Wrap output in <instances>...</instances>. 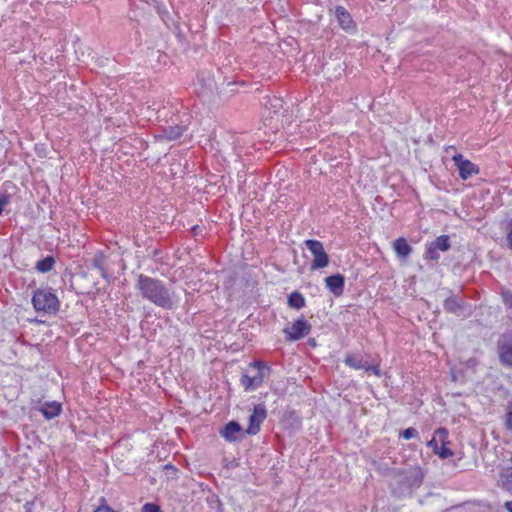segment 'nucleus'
<instances>
[{"mask_svg":"<svg viewBox=\"0 0 512 512\" xmlns=\"http://www.w3.org/2000/svg\"><path fill=\"white\" fill-rule=\"evenodd\" d=\"M221 435L227 441H236L242 436V428L237 422L232 421L221 430Z\"/></svg>","mask_w":512,"mask_h":512,"instance_id":"nucleus-11","label":"nucleus"},{"mask_svg":"<svg viewBox=\"0 0 512 512\" xmlns=\"http://www.w3.org/2000/svg\"><path fill=\"white\" fill-rule=\"evenodd\" d=\"M183 133V129L179 126H171L167 130L164 131L163 135H160V139H168V140H176Z\"/></svg>","mask_w":512,"mask_h":512,"instance_id":"nucleus-17","label":"nucleus"},{"mask_svg":"<svg viewBox=\"0 0 512 512\" xmlns=\"http://www.w3.org/2000/svg\"><path fill=\"white\" fill-rule=\"evenodd\" d=\"M54 259L52 257H46L40 261H38L36 265V269L39 272L45 273L50 271L53 268Z\"/></svg>","mask_w":512,"mask_h":512,"instance_id":"nucleus-19","label":"nucleus"},{"mask_svg":"<svg viewBox=\"0 0 512 512\" xmlns=\"http://www.w3.org/2000/svg\"><path fill=\"white\" fill-rule=\"evenodd\" d=\"M266 418V409L263 405H257L255 406L253 413L251 414L249 418L250 425L247 429V433L254 435L256 434L259 429L261 423Z\"/></svg>","mask_w":512,"mask_h":512,"instance_id":"nucleus-8","label":"nucleus"},{"mask_svg":"<svg viewBox=\"0 0 512 512\" xmlns=\"http://www.w3.org/2000/svg\"><path fill=\"white\" fill-rule=\"evenodd\" d=\"M393 249L400 258H406L412 252L411 246L404 238L396 239L393 242Z\"/></svg>","mask_w":512,"mask_h":512,"instance_id":"nucleus-14","label":"nucleus"},{"mask_svg":"<svg viewBox=\"0 0 512 512\" xmlns=\"http://www.w3.org/2000/svg\"><path fill=\"white\" fill-rule=\"evenodd\" d=\"M417 435V430L414 428H407L402 432V437L406 440L411 439Z\"/></svg>","mask_w":512,"mask_h":512,"instance_id":"nucleus-25","label":"nucleus"},{"mask_svg":"<svg viewBox=\"0 0 512 512\" xmlns=\"http://www.w3.org/2000/svg\"><path fill=\"white\" fill-rule=\"evenodd\" d=\"M434 437L442 444L446 445L448 443V431L445 428H438L435 433Z\"/></svg>","mask_w":512,"mask_h":512,"instance_id":"nucleus-21","label":"nucleus"},{"mask_svg":"<svg viewBox=\"0 0 512 512\" xmlns=\"http://www.w3.org/2000/svg\"><path fill=\"white\" fill-rule=\"evenodd\" d=\"M498 353L500 361L505 365H512V338L504 336L499 341Z\"/></svg>","mask_w":512,"mask_h":512,"instance_id":"nucleus-10","label":"nucleus"},{"mask_svg":"<svg viewBox=\"0 0 512 512\" xmlns=\"http://www.w3.org/2000/svg\"><path fill=\"white\" fill-rule=\"evenodd\" d=\"M345 363L349 367L356 370L364 369L365 371H368L370 369V365L367 363V361H363L362 359L351 354L346 355Z\"/></svg>","mask_w":512,"mask_h":512,"instance_id":"nucleus-15","label":"nucleus"},{"mask_svg":"<svg viewBox=\"0 0 512 512\" xmlns=\"http://www.w3.org/2000/svg\"><path fill=\"white\" fill-rule=\"evenodd\" d=\"M438 442H439V441L436 439V437H433V438L428 442V446H429L430 448H432V449H433V452H435V451L439 448V446H438Z\"/></svg>","mask_w":512,"mask_h":512,"instance_id":"nucleus-28","label":"nucleus"},{"mask_svg":"<svg viewBox=\"0 0 512 512\" xmlns=\"http://www.w3.org/2000/svg\"><path fill=\"white\" fill-rule=\"evenodd\" d=\"M452 159L459 170L460 177L463 180L470 178L473 174H477L479 171L475 164L464 159L461 154L454 155Z\"/></svg>","mask_w":512,"mask_h":512,"instance_id":"nucleus-6","label":"nucleus"},{"mask_svg":"<svg viewBox=\"0 0 512 512\" xmlns=\"http://www.w3.org/2000/svg\"><path fill=\"white\" fill-rule=\"evenodd\" d=\"M137 287L143 297L162 308L171 309L178 302L174 294L157 279L140 275Z\"/></svg>","mask_w":512,"mask_h":512,"instance_id":"nucleus-1","label":"nucleus"},{"mask_svg":"<svg viewBox=\"0 0 512 512\" xmlns=\"http://www.w3.org/2000/svg\"><path fill=\"white\" fill-rule=\"evenodd\" d=\"M368 371H371L376 376H380V368L377 365L376 366H371L370 365V369Z\"/></svg>","mask_w":512,"mask_h":512,"instance_id":"nucleus-31","label":"nucleus"},{"mask_svg":"<svg viewBox=\"0 0 512 512\" xmlns=\"http://www.w3.org/2000/svg\"><path fill=\"white\" fill-rule=\"evenodd\" d=\"M288 304L292 308L301 309L305 306V299L302 296V294L298 292H293L288 297Z\"/></svg>","mask_w":512,"mask_h":512,"instance_id":"nucleus-16","label":"nucleus"},{"mask_svg":"<svg viewBox=\"0 0 512 512\" xmlns=\"http://www.w3.org/2000/svg\"><path fill=\"white\" fill-rule=\"evenodd\" d=\"M503 297L505 299V302L508 305L512 306V295L510 293L506 292V293L503 294Z\"/></svg>","mask_w":512,"mask_h":512,"instance_id":"nucleus-30","label":"nucleus"},{"mask_svg":"<svg viewBox=\"0 0 512 512\" xmlns=\"http://www.w3.org/2000/svg\"><path fill=\"white\" fill-rule=\"evenodd\" d=\"M141 512H162L160 510V507L153 504V503H146L143 507Z\"/></svg>","mask_w":512,"mask_h":512,"instance_id":"nucleus-24","label":"nucleus"},{"mask_svg":"<svg viewBox=\"0 0 512 512\" xmlns=\"http://www.w3.org/2000/svg\"><path fill=\"white\" fill-rule=\"evenodd\" d=\"M450 248L449 238L445 235L437 237L429 246L426 257L431 260L439 258L438 251H447Z\"/></svg>","mask_w":512,"mask_h":512,"instance_id":"nucleus-7","label":"nucleus"},{"mask_svg":"<svg viewBox=\"0 0 512 512\" xmlns=\"http://www.w3.org/2000/svg\"><path fill=\"white\" fill-rule=\"evenodd\" d=\"M32 302L38 311L55 312L58 310V299L48 290H37L33 295Z\"/></svg>","mask_w":512,"mask_h":512,"instance_id":"nucleus-4","label":"nucleus"},{"mask_svg":"<svg viewBox=\"0 0 512 512\" xmlns=\"http://www.w3.org/2000/svg\"><path fill=\"white\" fill-rule=\"evenodd\" d=\"M505 425L508 430L512 431V411H510L506 414Z\"/></svg>","mask_w":512,"mask_h":512,"instance_id":"nucleus-27","label":"nucleus"},{"mask_svg":"<svg viewBox=\"0 0 512 512\" xmlns=\"http://www.w3.org/2000/svg\"><path fill=\"white\" fill-rule=\"evenodd\" d=\"M304 245L313 256L311 270H318L328 266L329 257L320 241L309 239L304 242Z\"/></svg>","mask_w":512,"mask_h":512,"instance_id":"nucleus-3","label":"nucleus"},{"mask_svg":"<svg viewBox=\"0 0 512 512\" xmlns=\"http://www.w3.org/2000/svg\"><path fill=\"white\" fill-rule=\"evenodd\" d=\"M95 512H114L110 507H108L107 505H103V506H100L98 507Z\"/></svg>","mask_w":512,"mask_h":512,"instance_id":"nucleus-29","label":"nucleus"},{"mask_svg":"<svg viewBox=\"0 0 512 512\" xmlns=\"http://www.w3.org/2000/svg\"><path fill=\"white\" fill-rule=\"evenodd\" d=\"M267 109H272L274 114H277L283 107V100L277 97L268 98L265 102Z\"/></svg>","mask_w":512,"mask_h":512,"instance_id":"nucleus-18","label":"nucleus"},{"mask_svg":"<svg viewBox=\"0 0 512 512\" xmlns=\"http://www.w3.org/2000/svg\"><path fill=\"white\" fill-rule=\"evenodd\" d=\"M507 240H508L509 247L512 249V224H511V229L507 236Z\"/></svg>","mask_w":512,"mask_h":512,"instance_id":"nucleus-32","label":"nucleus"},{"mask_svg":"<svg viewBox=\"0 0 512 512\" xmlns=\"http://www.w3.org/2000/svg\"><path fill=\"white\" fill-rule=\"evenodd\" d=\"M504 506L509 512H512V501H507Z\"/></svg>","mask_w":512,"mask_h":512,"instance_id":"nucleus-33","label":"nucleus"},{"mask_svg":"<svg viewBox=\"0 0 512 512\" xmlns=\"http://www.w3.org/2000/svg\"><path fill=\"white\" fill-rule=\"evenodd\" d=\"M509 478H512V467L505 468V469L501 472V475H500V479H501V480L509 479Z\"/></svg>","mask_w":512,"mask_h":512,"instance_id":"nucleus-26","label":"nucleus"},{"mask_svg":"<svg viewBox=\"0 0 512 512\" xmlns=\"http://www.w3.org/2000/svg\"><path fill=\"white\" fill-rule=\"evenodd\" d=\"M268 373L269 368L265 365L259 362L252 363L245 369L241 384L245 390H255L261 386Z\"/></svg>","mask_w":512,"mask_h":512,"instance_id":"nucleus-2","label":"nucleus"},{"mask_svg":"<svg viewBox=\"0 0 512 512\" xmlns=\"http://www.w3.org/2000/svg\"><path fill=\"white\" fill-rule=\"evenodd\" d=\"M310 331V323L303 317H301L295 320L294 322L288 324L284 329V334L287 340L297 341L308 335Z\"/></svg>","mask_w":512,"mask_h":512,"instance_id":"nucleus-5","label":"nucleus"},{"mask_svg":"<svg viewBox=\"0 0 512 512\" xmlns=\"http://www.w3.org/2000/svg\"><path fill=\"white\" fill-rule=\"evenodd\" d=\"M444 307L446 310L450 311V312H456L457 309L460 307L459 306V302L457 300V298L455 297H451V298H448L445 303H444Z\"/></svg>","mask_w":512,"mask_h":512,"instance_id":"nucleus-22","label":"nucleus"},{"mask_svg":"<svg viewBox=\"0 0 512 512\" xmlns=\"http://www.w3.org/2000/svg\"><path fill=\"white\" fill-rule=\"evenodd\" d=\"M103 262H104L103 254L98 253L97 255H95V257L93 259V266L100 271V274L103 278H107V273L103 267Z\"/></svg>","mask_w":512,"mask_h":512,"instance_id":"nucleus-20","label":"nucleus"},{"mask_svg":"<svg viewBox=\"0 0 512 512\" xmlns=\"http://www.w3.org/2000/svg\"><path fill=\"white\" fill-rule=\"evenodd\" d=\"M46 419H52L61 412V404L56 401L46 402L38 409Z\"/></svg>","mask_w":512,"mask_h":512,"instance_id":"nucleus-13","label":"nucleus"},{"mask_svg":"<svg viewBox=\"0 0 512 512\" xmlns=\"http://www.w3.org/2000/svg\"><path fill=\"white\" fill-rule=\"evenodd\" d=\"M327 288L336 296L343 292L344 277L340 274L329 276L325 279Z\"/></svg>","mask_w":512,"mask_h":512,"instance_id":"nucleus-12","label":"nucleus"},{"mask_svg":"<svg viewBox=\"0 0 512 512\" xmlns=\"http://www.w3.org/2000/svg\"><path fill=\"white\" fill-rule=\"evenodd\" d=\"M436 455H438L442 459L449 458L453 456V451L446 447V445H442L434 452Z\"/></svg>","mask_w":512,"mask_h":512,"instance_id":"nucleus-23","label":"nucleus"},{"mask_svg":"<svg viewBox=\"0 0 512 512\" xmlns=\"http://www.w3.org/2000/svg\"><path fill=\"white\" fill-rule=\"evenodd\" d=\"M335 17L343 30L346 32H354L356 30V24L353 21L349 12L343 6H337L335 8Z\"/></svg>","mask_w":512,"mask_h":512,"instance_id":"nucleus-9","label":"nucleus"}]
</instances>
